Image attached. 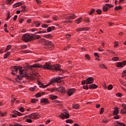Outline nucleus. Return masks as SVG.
I'll use <instances>...</instances> for the list:
<instances>
[{"mask_svg": "<svg viewBox=\"0 0 126 126\" xmlns=\"http://www.w3.org/2000/svg\"><path fill=\"white\" fill-rule=\"evenodd\" d=\"M61 67L60 64H55L54 65H51V64L49 63H46L43 66L41 65L40 64H34L32 66H28L27 69L29 68H33V67H38L39 68H44V69H51L52 70H56V71H58L59 70V71H62V72H63L64 73V71L63 70L61 69L60 68Z\"/></svg>", "mask_w": 126, "mask_h": 126, "instance_id": "1", "label": "nucleus"}, {"mask_svg": "<svg viewBox=\"0 0 126 126\" xmlns=\"http://www.w3.org/2000/svg\"><path fill=\"white\" fill-rule=\"evenodd\" d=\"M62 78H63V77H60L54 78L53 80H51L50 81V82H49L48 84H47L46 85H43L44 84H43L42 82L40 81L38 82V84L39 87L40 88L42 87V88H46V87H47V86H50V85H51V84H52V83L54 82H58V83L61 82V79H62Z\"/></svg>", "mask_w": 126, "mask_h": 126, "instance_id": "2", "label": "nucleus"}, {"mask_svg": "<svg viewBox=\"0 0 126 126\" xmlns=\"http://www.w3.org/2000/svg\"><path fill=\"white\" fill-rule=\"evenodd\" d=\"M19 70L20 74L22 75V74H25L26 73V70L25 69H22V66H14L13 67L11 68V71L12 72L17 73V71Z\"/></svg>", "mask_w": 126, "mask_h": 126, "instance_id": "3", "label": "nucleus"}, {"mask_svg": "<svg viewBox=\"0 0 126 126\" xmlns=\"http://www.w3.org/2000/svg\"><path fill=\"white\" fill-rule=\"evenodd\" d=\"M41 42L44 43V46L45 49H48V48H53L54 47V44L52 43V41L47 40L44 38L41 39Z\"/></svg>", "mask_w": 126, "mask_h": 126, "instance_id": "4", "label": "nucleus"}, {"mask_svg": "<svg viewBox=\"0 0 126 126\" xmlns=\"http://www.w3.org/2000/svg\"><path fill=\"white\" fill-rule=\"evenodd\" d=\"M32 35H30L28 33L24 34L22 36V40L24 42H29V41H32Z\"/></svg>", "mask_w": 126, "mask_h": 126, "instance_id": "5", "label": "nucleus"}, {"mask_svg": "<svg viewBox=\"0 0 126 126\" xmlns=\"http://www.w3.org/2000/svg\"><path fill=\"white\" fill-rule=\"evenodd\" d=\"M39 114L37 113H32V114L29 115V116H26L25 117L30 119H32V120H36V119H39Z\"/></svg>", "mask_w": 126, "mask_h": 126, "instance_id": "6", "label": "nucleus"}, {"mask_svg": "<svg viewBox=\"0 0 126 126\" xmlns=\"http://www.w3.org/2000/svg\"><path fill=\"white\" fill-rule=\"evenodd\" d=\"M59 117L62 118L63 120H64V119H68L69 118V114L66 113H62L61 115H60Z\"/></svg>", "mask_w": 126, "mask_h": 126, "instance_id": "7", "label": "nucleus"}, {"mask_svg": "<svg viewBox=\"0 0 126 126\" xmlns=\"http://www.w3.org/2000/svg\"><path fill=\"white\" fill-rule=\"evenodd\" d=\"M94 81V79L93 77H89L86 79V85H88V84H91V83H93Z\"/></svg>", "mask_w": 126, "mask_h": 126, "instance_id": "8", "label": "nucleus"}, {"mask_svg": "<svg viewBox=\"0 0 126 126\" xmlns=\"http://www.w3.org/2000/svg\"><path fill=\"white\" fill-rule=\"evenodd\" d=\"M125 65H126V61H124L122 62H118L117 63V66L118 67H124Z\"/></svg>", "mask_w": 126, "mask_h": 126, "instance_id": "9", "label": "nucleus"}, {"mask_svg": "<svg viewBox=\"0 0 126 126\" xmlns=\"http://www.w3.org/2000/svg\"><path fill=\"white\" fill-rule=\"evenodd\" d=\"M75 91V90L72 89H68V91L67 92L68 96H71V95H72V94H73V93H74Z\"/></svg>", "mask_w": 126, "mask_h": 126, "instance_id": "10", "label": "nucleus"}, {"mask_svg": "<svg viewBox=\"0 0 126 126\" xmlns=\"http://www.w3.org/2000/svg\"><path fill=\"white\" fill-rule=\"evenodd\" d=\"M40 103L41 104H49V100H48L47 98H42L40 100Z\"/></svg>", "mask_w": 126, "mask_h": 126, "instance_id": "11", "label": "nucleus"}, {"mask_svg": "<svg viewBox=\"0 0 126 126\" xmlns=\"http://www.w3.org/2000/svg\"><path fill=\"white\" fill-rule=\"evenodd\" d=\"M89 30V29L88 28H81L78 29L77 30V31L78 32H79V31H88Z\"/></svg>", "mask_w": 126, "mask_h": 126, "instance_id": "12", "label": "nucleus"}, {"mask_svg": "<svg viewBox=\"0 0 126 126\" xmlns=\"http://www.w3.org/2000/svg\"><path fill=\"white\" fill-rule=\"evenodd\" d=\"M22 4H23L22 2H17L15 4H14L13 5V7H14L15 8V7H17L18 6H20V5H22Z\"/></svg>", "mask_w": 126, "mask_h": 126, "instance_id": "13", "label": "nucleus"}, {"mask_svg": "<svg viewBox=\"0 0 126 126\" xmlns=\"http://www.w3.org/2000/svg\"><path fill=\"white\" fill-rule=\"evenodd\" d=\"M119 114V107H116L114 108V110L113 111V115H117Z\"/></svg>", "mask_w": 126, "mask_h": 126, "instance_id": "14", "label": "nucleus"}, {"mask_svg": "<svg viewBox=\"0 0 126 126\" xmlns=\"http://www.w3.org/2000/svg\"><path fill=\"white\" fill-rule=\"evenodd\" d=\"M97 87H98V86H97L95 84H93L90 85L89 88H90V89H96V88H97Z\"/></svg>", "mask_w": 126, "mask_h": 126, "instance_id": "15", "label": "nucleus"}, {"mask_svg": "<svg viewBox=\"0 0 126 126\" xmlns=\"http://www.w3.org/2000/svg\"><path fill=\"white\" fill-rule=\"evenodd\" d=\"M32 41H33V40H35V39H39V38H41V36L40 35H37L35 34L32 35Z\"/></svg>", "mask_w": 126, "mask_h": 126, "instance_id": "16", "label": "nucleus"}, {"mask_svg": "<svg viewBox=\"0 0 126 126\" xmlns=\"http://www.w3.org/2000/svg\"><path fill=\"white\" fill-rule=\"evenodd\" d=\"M44 93H38L35 94V97L36 98H39L42 96V95H44Z\"/></svg>", "mask_w": 126, "mask_h": 126, "instance_id": "17", "label": "nucleus"}, {"mask_svg": "<svg viewBox=\"0 0 126 126\" xmlns=\"http://www.w3.org/2000/svg\"><path fill=\"white\" fill-rule=\"evenodd\" d=\"M108 10H109V8H108V7H107V6H106V4H105V5H104L102 7L103 11H104L105 12H107V11H108Z\"/></svg>", "mask_w": 126, "mask_h": 126, "instance_id": "18", "label": "nucleus"}, {"mask_svg": "<svg viewBox=\"0 0 126 126\" xmlns=\"http://www.w3.org/2000/svg\"><path fill=\"white\" fill-rule=\"evenodd\" d=\"M72 107L73 109H75L76 110H78L79 109V105L74 104L72 105Z\"/></svg>", "mask_w": 126, "mask_h": 126, "instance_id": "19", "label": "nucleus"}, {"mask_svg": "<svg viewBox=\"0 0 126 126\" xmlns=\"http://www.w3.org/2000/svg\"><path fill=\"white\" fill-rule=\"evenodd\" d=\"M94 12H95V8L91 9L90 11L89 12V15H92Z\"/></svg>", "mask_w": 126, "mask_h": 126, "instance_id": "20", "label": "nucleus"}, {"mask_svg": "<svg viewBox=\"0 0 126 126\" xmlns=\"http://www.w3.org/2000/svg\"><path fill=\"white\" fill-rule=\"evenodd\" d=\"M105 6L108 7V9H109V8H112V7H114V5L111 4H105Z\"/></svg>", "mask_w": 126, "mask_h": 126, "instance_id": "21", "label": "nucleus"}, {"mask_svg": "<svg viewBox=\"0 0 126 126\" xmlns=\"http://www.w3.org/2000/svg\"><path fill=\"white\" fill-rule=\"evenodd\" d=\"M123 9V7H122V6H116L114 8V10L117 11V10H120V9Z\"/></svg>", "mask_w": 126, "mask_h": 126, "instance_id": "22", "label": "nucleus"}, {"mask_svg": "<svg viewBox=\"0 0 126 126\" xmlns=\"http://www.w3.org/2000/svg\"><path fill=\"white\" fill-rule=\"evenodd\" d=\"M50 99H52V100H55V99H57L58 98V96L57 95H54L53 94L50 95Z\"/></svg>", "mask_w": 126, "mask_h": 126, "instance_id": "23", "label": "nucleus"}, {"mask_svg": "<svg viewBox=\"0 0 126 126\" xmlns=\"http://www.w3.org/2000/svg\"><path fill=\"white\" fill-rule=\"evenodd\" d=\"M116 124H118V125H119V126H126V124L123 123H120L119 121H116Z\"/></svg>", "mask_w": 126, "mask_h": 126, "instance_id": "24", "label": "nucleus"}, {"mask_svg": "<svg viewBox=\"0 0 126 126\" xmlns=\"http://www.w3.org/2000/svg\"><path fill=\"white\" fill-rule=\"evenodd\" d=\"M10 49H11V45H8L7 46L5 50V52H6L7 51H9V50H10Z\"/></svg>", "mask_w": 126, "mask_h": 126, "instance_id": "25", "label": "nucleus"}, {"mask_svg": "<svg viewBox=\"0 0 126 126\" xmlns=\"http://www.w3.org/2000/svg\"><path fill=\"white\" fill-rule=\"evenodd\" d=\"M14 114H15L16 115H17V116H22V114L20 113V112H19L17 111H15L14 112Z\"/></svg>", "mask_w": 126, "mask_h": 126, "instance_id": "26", "label": "nucleus"}, {"mask_svg": "<svg viewBox=\"0 0 126 126\" xmlns=\"http://www.w3.org/2000/svg\"><path fill=\"white\" fill-rule=\"evenodd\" d=\"M66 123H67V124H68V123L72 124V123H73V122L72 121V120H71V119H67L66 120Z\"/></svg>", "mask_w": 126, "mask_h": 126, "instance_id": "27", "label": "nucleus"}, {"mask_svg": "<svg viewBox=\"0 0 126 126\" xmlns=\"http://www.w3.org/2000/svg\"><path fill=\"white\" fill-rule=\"evenodd\" d=\"M6 3L7 4H11L13 3V1H12V0H6Z\"/></svg>", "mask_w": 126, "mask_h": 126, "instance_id": "28", "label": "nucleus"}, {"mask_svg": "<svg viewBox=\"0 0 126 126\" xmlns=\"http://www.w3.org/2000/svg\"><path fill=\"white\" fill-rule=\"evenodd\" d=\"M82 19V17H80L76 21V22L77 23V24H79V23H80V21H81Z\"/></svg>", "mask_w": 126, "mask_h": 126, "instance_id": "29", "label": "nucleus"}, {"mask_svg": "<svg viewBox=\"0 0 126 126\" xmlns=\"http://www.w3.org/2000/svg\"><path fill=\"white\" fill-rule=\"evenodd\" d=\"M120 113L121 114H126V110L123 108L121 109Z\"/></svg>", "mask_w": 126, "mask_h": 126, "instance_id": "30", "label": "nucleus"}, {"mask_svg": "<svg viewBox=\"0 0 126 126\" xmlns=\"http://www.w3.org/2000/svg\"><path fill=\"white\" fill-rule=\"evenodd\" d=\"M6 115V112H4L2 113L1 111H0V116H1V117H5V116Z\"/></svg>", "mask_w": 126, "mask_h": 126, "instance_id": "31", "label": "nucleus"}, {"mask_svg": "<svg viewBox=\"0 0 126 126\" xmlns=\"http://www.w3.org/2000/svg\"><path fill=\"white\" fill-rule=\"evenodd\" d=\"M99 67H100V68H107V67H106L104 64H100L99 65Z\"/></svg>", "mask_w": 126, "mask_h": 126, "instance_id": "32", "label": "nucleus"}, {"mask_svg": "<svg viewBox=\"0 0 126 126\" xmlns=\"http://www.w3.org/2000/svg\"><path fill=\"white\" fill-rule=\"evenodd\" d=\"M96 13L97 14H101L102 13V10L98 9L96 10Z\"/></svg>", "mask_w": 126, "mask_h": 126, "instance_id": "33", "label": "nucleus"}, {"mask_svg": "<svg viewBox=\"0 0 126 126\" xmlns=\"http://www.w3.org/2000/svg\"><path fill=\"white\" fill-rule=\"evenodd\" d=\"M34 24H35L36 27H39V26H40V25H41V24L39 23V22H35Z\"/></svg>", "mask_w": 126, "mask_h": 126, "instance_id": "34", "label": "nucleus"}, {"mask_svg": "<svg viewBox=\"0 0 126 126\" xmlns=\"http://www.w3.org/2000/svg\"><path fill=\"white\" fill-rule=\"evenodd\" d=\"M112 60L114 61V62H117V61L119 60V57H113Z\"/></svg>", "mask_w": 126, "mask_h": 126, "instance_id": "35", "label": "nucleus"}, {"mask_svg": "<svg viewBox=\"0 0 126 126\" xmlns=\"http://www.w3.org/2000/svg\"><path fill=\"white\" fill-rule=\"evenodd\" d=\"M18 78L19 79V80H21L22 79V78H23V77H24V76H21V75H18L17 76Z\"/></svg>", "mask_w": 126, "mask_h": 126, "instance_id": "36", "label": "nucleus"}, {"mask_svg": "<svg viewBox=\"0 0 126 126\" xmlns=\"http://www.w3.org/2000/svg\"><path fill=\"white\" fill-rule=\"evenodd\" d=\"M42 27L43 28H48V25H47V24H43L42 25H41Z\"/></svg>", "mask_w": 126, "mask_h": 126, "instance_id": "37", "label": "nucleus"}, {"mask_svg": "<svg viewBox=\"0 0 126 126\" xmlns=\"http://www.w3.org/2000/svg\"><path fill=\"white\" fill-rule=\"evenodd\" d=\"M107 89L108 90H112L113 89V86L112 85H109L108 87H107Z\"/></svg>", "mask_w": 126, "mask_h": 126, "instance_id": "38", "label": "nucleus"}, {"mask_svg": "<svg viewBox=\"0 0 126 126\" xmlns=\"http://www.w3.org/2000/svg\"><path fill=\"white\" fill-rule=\"evenodd\" d=\"M56 91H58V92H62V87H60L56 89Z\"/></svg>", "mask_w": 126, "mask_h": 126, "instance_id": "39", "label": "nucleus"}, {"mask_svg": "<svg viewBox=\"0 0 126 126\" xmlns=\"http://www.w3.org/2000/svg\"><path fill=\"white\" fill-rule=\"evenodd\" d=\"M46 32L44 31H39L38 32H35V34H42L43 33H45Z\"/></svg>", "mask_w": 126, "mask_h": 126, "instance_id": "40", "label": "nucleus"}, {"mask_svg": "<svg viewBox=\"0 0 126 126\" xmlns=\"http://www.w3.org/2000/svg\"><path fill=\"white\" fill-rule=\"evenodd\" d=\"M65 91V89L63 87H62L61 93H63Z\"/></svg>", "mask_w": 126, "mask_h": 126, "instance_id": "41", "label": "nucleus"}, {"mask_svg": "<svg viewBox=\"0 0 126 126\" xmlns=\"http://www.w3.org/2000/svg\"><path fill=\"white\" fill-rule=\"evenodd\" d=\"M118 46H119V42L116 41L114 43V47H115V48H116V47H118Z\"/></svg>", "mask_w": 126, "mask_h": 126, "instance_id": "42", "label": "nucleus"}, {"mask_svg": "<svg viewBox=\"0 0 126 126\" xmlns=\"http://www.w3.org/2000/svg\"><path fill=\"white\" fill-rule=\"evenodd\" d=\"M22 53H24L25 54H27L28 53H30V51L29 50H23L22 51Z\"/></svg>", "mask_w": 126, "mask_h": 126, "instance_id": "43", "label": "nucleus"}, {"mask_svg": "<svg viewBox=\"0 0 126 126\" xmlns=\"http://www.w3.org/2000/svg\"><path fill=\"white\" fill-rule=\"evenodd\" d=\"M65 15H67L68 16H75V15L74 14H66Z\"/></svg>", "mask_w": 126, "mask_h": 126, "instance_id": "44", "label": "nucleus"}, {"mask_svg": "<svg viewBox=\"0 0 126 126\" xmlns=\"http://www.w3.org/2000/svg\"><path fill=\"white\" fill-rule=\"evenodd\" d=\"M85 58L87 59V60H90V56H89V55L87 54L85 55Z\"/></svg>", "mask_w": 126, "mask_h": 126, "instance_id": "45", "label": "nucleus"}, {"mask_svg": "<svg viewBox=\"0 0 126 126\" xmlns=\"http://www.w3.org/2000/svg\"><path fill=\"white\" fill-rule=\"evenodd\" d=\"M117 97H122V96H123V94L120 93H118L117 94Z\"/></svg>", "mask_w": 126, "mask_h": 126, "instance_id": "46", "label": "nucleus"}, {"mask_svg": "<svg viewBox=\"0 0 126 126\" xmlns=\"http://www.w3.org/2000/svg\"><path fill=\"white\" fill-rule=\"evenodd\" d=\"M103 112H104V108H101L100 109V115H102V114H103Z\"/></svg>", "mask_w": 126, "mask_h": 126, "instance_id": "47", "label": "nucleus"}, {"mask_svg": "<svg viewBox=\"0 0 126 126\" xmlns=\"http://www.w3.org/2000/svg\"><path fill=\"white\" fill-rule=\"evenodd\" d=\"M51 31H52V27H49L47 29V32H51Z\"/></svg>", "mask_w": 126, "mask_h": 126, "instance_id": "48", "label": "nucleus"}, {"mask_svg": "<svg viewBox=\"0 0 126 126\" xmlns=\"http://www.w3.org/2000/svg\"><path fill=\"white\" fill-rule=\"evenodd\" d=\"M19 111L23 113V112H24V108L23 107H21L19 108Z\"/></svg>", "mask_w": 126, "mask_h": 126, "instance_id": "49", "label": "nucleus"}, {"mask_svg": "<svg viewBox=\"0 0 126 126\" xmlns=\"http://www.w3.org/2000/svg\"><path fill=\"white\" fill-rule=\"evenodd\" d=\"M31 102L32 103H36V102H37V100L36 99H32L31 100Z\"/></svg>", "mask_w": 126, "mask_h": 126, "instance_id": "50", "label": "nucleus"}, {"mask_svg": "<svg viewBox=\"0 0 126 126\" xmlns=\"http://www.w3.org/2000/svg\"><path fill=\"white\" fill-rule=\"evenodd\" d=\"M21 49H27V46L26 45H22L21 46Z\"/></svg>", "mask_w": 126, "mask_h": 126, "instance_id": "51", "label": "nucleus"}, {"mask_svg": "<svg viewBox=\"0 0 126 126\" xmlns=\"http://www.w3.org/2000/svg\"><path fill=\"white\" fill-rule=\"evenodd\" d=\"M83 88L84 89H85L86 90H88V89H89V88H88V86H83Z\"/></svg>", "mask_w": 126, "mask_h": 126, "instance_id": "52", "label": "nucleus"}, {"mask_svg": "<svg viewBox=\"0 0 126 126\" xmlns=\"http://www.w3.org/2000/svg\"><path fill=\"white\" fill-rule=\"evenodd\" d=\"M114 119H115V120H119V119H120V116H116L114 117Z\"/></svg>", "mask_w": 126, "mask_h": 126, "instance_id": "53", "label": "nucleus"}, {"mask_svg": "<svg viewBox=\"0 0 126 126\" xmlns=\"http://www.w3.org/2000/svg\"><path fill=\"white\" fill-rule=\"evenodd\" d=\"M35 1L37 2V4H40V3H41V1L40 0H35Z\"/></svg>", "mask_w": 126, "mask_h": 126, "instance_id": "54", "label": "nucleus"}, {"mask_svg": "<svg viewBox=\"0 0 126 126\" xmlns=\"http://www.w3.org/2000/svg\"><path fill=\"white\" fill-rule=\"evenodd\" d=\"M85 83H86V80H83V81H82V85H84V84H85Z\"/></svg>", "mask_w": 126, "mask_h": 126, "instance_id": "55", "label": "nucleus"}, {"mask_svg": "<svg viewBox=\"0 0 126 126\" xmlns=\"http://www.w3.org/2000/svg\"><path fill=\"white\" fill-rule=\"evenodd\" d=\"M94 55L95 57H96V58H99L100 57V56H99V55L97 53H94Z\"/></svg>", "mask_w": 126, "mask_h": 126, "instance_id": "56", "label": "nucleus"}, {"mask_svg": "<svg viewBox=\"0 0 126 126\" xmlns=\"http://www.w3.org/2000/svg\"><path fill=\"white\" fill-rule=\"evenodd\" d=\"M85 22H87V23H89V22H90V20H89V19H85Z\"/></svg>", "mask_w": 126, "mask_h": 126, "instance_id": "57", "label": "nucleus"}, {"mask_svg": "<svg viewBox=\"0 0 126 126\" xmlns=\"http://www.w3.org/2000/svg\"><path fill=\"white\" fill-rule=\"evenodd\" d=\"M122 107L124 108L123 109L126 110V104H122Z\"/></svg>", "mask_w": 126, "mask_h": 126, "instance_id": "58", "label": "nucleus"}, {"mask_svg": "<svg viewBox=\"0 0 126 126\" xmlns=\"http://www.w3.org/2000/svg\"><path fill=\"white\" fill-rule=\"evenodd\" d=\"M52 18L54 20H58V19H59V18L57 16H54Z\"/></svg>", "mask_w": 126, "mask_h": 126, "instance_id": "59", "label": "nucleus"}, {"mask_svg": "<svg viewBox=\"0 0 126 126\" xmlns=\"http://www.w3.org/2000/svg\"><path fill=\"white\" fill-rule=\"evenodd\" d=\"M27 123H32V120H31V119H27Z\"/></svg>", "mask_w": 126, "mask_h": 126, "instance_id": "60", "label": "nucleus"}, {"mask_svg": "<svg viewBox=\"0 0 126 126\" xmlns=\"http://www.w3.org/2000/svg\"><path fill=\"white\" fill-rule=\"evenodd\" d=\"M44 37L45 38H51V37H52V36L50 35H44Z\"/></svg>", "mask_w": 126, "mask_h": 126, "instance_id": "61", "label": "nucleus"}, {"mask_svg": "<svg viewBox=\"0 0 126 126\" xmlns=\"http://www.w3.org/2000/svg\"><path fill=\"white\" fill-rule=\"evenodd\" d=\"M55 90H57L54 88H52V89H50L49 91H50V92H54V91H55Z\"/></svg>", "mask_w": 126, "mask_h": 126, "instance_id": "62", "label": "nucleus"}, {"mask_svg": "<svg viewBox=\"0 0 126 126\" xmlns=\"http://www.w3.org/2000/svg\"><path fill=\"white\" fill-rule=\"evenodd\" d=\"M14 126H22V125H20V124H18V123H15V124H14Z\"/></svg>", "mask_w": 126, "mask_h": 126, "instance_id": "63", "label": "nucleus"}, {"mask_svg": "<svg viewBox=\"0 0 126 126\" xmlns=\"http://www.w3.org/2000/svg\"><path fill=\"white\" fill-rule=\"evenodd\" d=\"M30 90L31 91H35V88H30Z\"/></svg>", "mask_w": 126, "mask_h": 126, "instance_id": "64", "label": "nucleus"}]
</instances>
